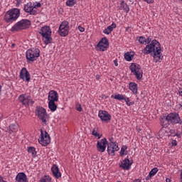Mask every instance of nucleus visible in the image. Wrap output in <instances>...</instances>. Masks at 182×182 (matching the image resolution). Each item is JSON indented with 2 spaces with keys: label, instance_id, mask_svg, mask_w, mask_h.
Instances as JSON below:
<instances>
[{
  "label": "nucleus",
  "instance_id": "obj_29",
  "mask_svg": "<svg viewBox=\"0 0 182 182\" xmlns=\"http://www.w3.org/2000/svg\"><path fill=\"white\" fill-rule=\"evenodd\" d=\"M66 5L67 6H75L76 5V0H68Z\"/></svg>",
  "mask_w": 182,
  "mask_h": 182
},
{
  "label": "nucleus",
  "instance_id": "obj_21",
  "mask_svg": "<svg viewBox=\"0 0 182 182\" xmlns=\"http://www.w3.org/2000/svg\"><path fill=\"white\" fill-rule=\"evenodd\" d=\"M26 180H28V178L25 173H18L16 177L17 182H26Z\"/></svg>",
  "mask_w": 182,
  "mask_h": 182
},
{
  "label": "nucleus",
  "instance_id": "obj_36",
  "mask_svg": "<svg viewBox=\"0 0 182 182\" xmlns=\"http://www.w3.org/2000/svg\"><path fill=\"white\" fill-rule=\"evenodd\" d=\"M9 129L11 132H16L17 127L15 124H11L9 126Z\"/></svg>",
  "mask_w": 182,
  "mask_h": 182
},
{
  "label": "nucleus",
  "instance_id": "obj_48",
  "mask_svg": "<svg viewBox=\"0 0 182 182\" xmlns=\"http://www.w3.org/2000/svg\"><path fill=\"white\" fill-rule=\"evenodd\" d=\"M170 133H171V134H173V133H174V130L171 129V130H170Z\"/></svg>",
  "mask_w": 182,
  "mask_h": 182
},
{
  "label": "nucleus",
  "instance_id": "obj_17",
  "mask_svg": "<svg viewBox=\"0 0 182 182\" xmlns=\"http://www.w3.org/2000/svg\"><path fill=\"white\" fill-rule=\"evenodd\" d=\"M59 100V95L58 92L50 90L48 93V102H58Z\"/></svg>",
  "mask_w": 182,
  "mask_h": 182
},
{
  "label": "nucleus",
  "instance_id": "obj_18",
  "mask_svg": "<svg viewBox=\"0 0 182 182\" xmlns=\"http://www.w3.org/2000/svg\"><path fill=\"white\" fill-rule=\"evenodd\" d=\"M24 11L27 12V14H30V15H35L36 14V11L33 9V6H32V3H28L24 6Z\"/></svg>",
  "mask_w": 182,
  "mask_h": 182
},
{
  "label": "nucleus",
  "instance_id": "obj_13",
  "mask_svg": "<svg viewBox=\"0 0 182 182\" xmlns=\"http://www.w3.org/2000/svg\"><path fill=\"white\" fill-rule=\"evenodd\" d=\"M106 144H107V139H106V138L98 141L97 143V151H100V153H105V151L106 150Z\"/></svg>",
  "mask_w": 182,
  "mask_h": 182
},
{
  "label": "nucleus",
  "instance_id": "obj_30",
  "mask_svg": "<svg viewBox=\"0 0 182 182\" xmlns=\"http://www.w3.org/2000/svg\"><path fill=\"white\" fill-rule=\"evenodd\" d=\"M159 171V168H154L151 169V171L149 172V175L151 176L152 177L154 176H156V173Z\"/></svg>",
  "mask_w": 182,
  "mask_h": 182
},
{
  "label": "nucleus",
  "instance_id": "obj_28",
  "mask_svg": "<svg viewBox=\"0 0 182 182\" xmlns=\"http://www.w3.org/2000/svg\"><path fill=\"white\" fill-rule=\"evenodd\" d=\"M134 55L131 54L130 53H126L124 54V59L125 60H127V62H130V60H133Z\"/></svg>",
  "mask_w": 182,
  "mask_h": 182
},
{
  "label": "nucleus",
  "instance_id": "obj_23",
  "mask_svg": "<svg viewBox=\"0 0 182 182\" xmlns=\"http://www.w3.org/2000/svg\"><path fill=\"white\" fill-rule=\"evenodd\" d=\"M114 28H116V23H113L111 26H109L104 30V33H105V35H109Z\"/></svg>",
  "mask_w": 182,
  "mask_h": 182
},
{
  "label": "nucleus",
  "instance_id": "obj_4",
  "mask_svg": "<svg viewBox=\"0 0 182 182\" xmlns=\"http://www.w3.org/2000/svg\"><path fill=\"white\" fill-rule=\"evenodd\" d=\"M40 35L43 36V41L46 45H49L52 42V31L50 27L46 26L41 28V31L39 32Z\"/></svg>",
  "mask_w": 182,
  "mask_h": 182
},
{
  "label": "nucleus",
  "instance_id": "obj_44",
  "mask_svg": "<svg viewBox=\"0 0 182 182\" xmlns=\"http://www.w3.org/2000/svg\"><path fill=\"white\" fill-rule=\"evenodd\" d=\"M114 63L115 66H118L119 65V64L117 63V60H114Z\"/></svg>",
  "mask_w": 182,
  "mask_h": 182
},
{
  "label": "nucleus",
  "instance_id": "obj_24",
  "mask_svg": "<svg viewBox=\"0 0 182 182\" xmlns=\"http://www.w3.org/2000/svg\"><path fill=\"white\" fill-rule=\"evenodd\" d=\"M129 87L134 95H137V84L136 82H130Z\"/></svg>",
  "mask_w": 182,
  "mask_h": 182
},
{
  "label": "nucleus",
  "instance_id": "obj_33",
  "mask_svg": "<svg viewBox=\"0 0 182 182\" xmlns=\"http://www.w3.org/2000/svg\"><path fill=\"white\" fill-rule=\"evenodd\" d=\"M127 150V146L124 145L122 146L121 151H120V156H123L124 154V151Z\"/></svg>",
  "mask_w": 182,
  "mask_h": 182
},
{
  "label": "nucleus",
  "instance_id": "obj_51",
  "mask_svg": "<svg viewBox=\"0 0 182 182\" xmlns=\"http://www.w3.org/2000/svg\"><path fill=\"white\" fill-rule=\"evenodd\" d=\"M117 182H122V181H118Z\"/></svg>",
  "mask_w": 182,
  "mask_h": 182
},
{
  "label": "nucleus",
  "instance_id": "obj_14",
  "mask_svg": "<svg viewBox=\"0 0 182 182\" xmlns=\"http://www.w3.org/2000/svg\"><path fill=\"white\" fill-rule=\"evenodd\" d=\"M98 116L100 119H101L102 122L107 123V122H110L112 119V116L107 111H99Z\"/></svg>",
  "mask_w": 182,
  "mask_h": 182
},
{
  "label": "nucleus",
  "instance_id": "obj_25",
  "mask_svg": "<svg viewBox=\"0 0 182 182\" xmlns=\"http://www.w3.org/2000/svg\"><path fill=\"white\" fill-rule=\"evenodd\" d=\"M55 101H49L48 107L51 112H55L58 109V105L55 103Z\"/></svg>",
  "mask_w": 182,
  "mask_h": 182
},
{
  "label": "nucleus",
  "instance_id": "obj_19",
  "mask_svg": "<svg viewBox=\"0 0 182 182\" xmlns=\"http://www.w3.org/2000/svg\"><path fill=\"white\" fill-rule=\"evenodd\" d=\"M51 171L53 173V175L55 178H59L62 176V173L59 171V167L57 166V165H53L51 168Z\"/></svg>",
  "mask_w": 182,
  "mask_h": 182
},
{
  "label": "nucleus",
  "instance_id": "obj_46",
  "mask_svg": "<svg viewBox=\"0 0 182 182\" xmlns=\"http://www.w3.org/2000/svg\"><path fill=\"white\" fill-rule=\"evenodd\" d=\"M96 79H97V80H99V79H100V75H96Z\"/></svg>",
  "mask_w": 182,
  "mask_h": 182
},
{
  "label": "nucleus",
  "instance_id": "obj_15",
  "mask_svg": "<svg viewBox=\"0 0 182 182\" xmlns=\"http://www.w3.org/2000/svg\"><path fill=\"white\" fill-rule=\"evenodd\" d=\"M20 79L26 80V82H30L31 80V75H29V72L25 68H23L20 72Z\"/></svg>",
  "mask_w": 182,
  "mask_h": 182
},
{
  "label": "nucleus",
  "instance_id": "obj_1",
  "mask_svg": "<svg viewBox=\"0 0 182 182\" xmlns=\"http://www.w3.org/2000/svg\"><path fill=\"white\" fill-rule=\"evenodd\" d=\"M145 43H147L148 45H146L145 48L142 50V53H144V55L151 53L154 62H161V60H163V56H161V47L160 46V43L156 40L151 41V38L148 37L147 39H146Z\"/></svg>",
  "mask_w": 182,
  "mask_h": 182
},
{
  "label": "nucleus",
  "instance_id": "obj_16",
  "mask_svg": "<svg viewBox=\"0 0 182 182\" xmlns=\"http://www.w3.org/2000/svg\"><path fill=\"white\" fill-rule=\"evenodd\" d=\"M111 97L112 99H115L116 100H124L127 106H132V105H133V102H129L130 100H129V97H126L123 95L118 94L116 95H112Z\"/></svg>",
  "mask_w": 182,
  "mask_h": 182
},
{
  "label": "nucleus",
  "instance_id": "obj_41",
  "mask_svg": "<svg viewBox=\"0 0 182 182\" xmlns=\"http://www.w3.org/2000/svg\"><path fill=\"white\" fill-rule=\"evenodd\" d=\"M172 146H177V141L176 140H173L172 141Z\"/></svg>",
  "mask_w": 182,
  "mask_h": 182
},
{
  "label": "nucleus",
  "instance_id": "obj_27",
  "mask_svg": "<svg viewBox=\"0 0 182 182\" xmlns=\"http://www.w3.org/2000/svg\"><path fill=\"white\" fill-rule=\"evenodd\" d=\"M28 153H30V154H31V156L33 157H36V150L35 149V147L29 146L28 148Z\"/></svg>",
  "mask_w": 182,
  "mask_h": 182
},
{
  "label": "nucleus",
  "instance_id": "obj_35",
  "mask_svg": "<svg viewBox=\"0 0 182 182\" xmlns=\"http://www.w3.org/2000/svg\"><path fill=\"white\" fill-rule=\"evenodd\" d=\"M40 182H50V178L46 176L41 180H40Z\"/></svg>",
  "mask_w": 182,
  "mask_h": 182
},
{
  "label": "nucleus",
  "instance_id": "obj_22",
  "mask_svg": "<svg viewBox=\"0 0 182 182\" xmlns=\"http://www.w3.org/2000/svg\"><path fill=\"white\" fill-rule=\"evenodd\" d=\"M119 9L121 11H124V12H126L127 14V12H129V11H130V9L129 8V6L124 1H122L121 2Z\"/></svg>",
  "mask_w": 182,
  "mask_h": 182
},
{
  "label": "nucleus",
  "instance_id": "obj_42",
  "mask_svg": "<svg viewBox=\"0 0 182 182\" xmlns=\"http://www.w3.org/2000/svg\"><path fill=\"white\" fill-rule=\"evenodd\" d=\"M152 177H153V176H150V173H149V176L146 177V181H149V180H150V178H151Z\"/></svg>",
  "mask_w": 182,
  "mask_h": 182
},
{
  "label": "nucleus",
  "instance_id": "obj_47",
  "mask_svg": "<svg viewBox=\"0 0 182 182\" xmlns=\"http://www.w3.org/2000/svg\"><path fill=\"white\" fill-rule=\"evenodd\" d=\"M17 1V4L19 5V4H21L22 2V0H16Z\"/></svg>",
  "mask_w": 182,
  "mask_h": 182
},
{
  "label": "nucleus",
  "instance_id": "obj_52",
  "mask_svg": "<svg viewBox=\"0 0 182 182\" xmlns=\"http://www.w3.org/2000/svg\"><path fill=\"white\" fill-rule=\"evenodd\" d=\"M139 132H140V129H139Z\"/></svg>",
  "mask_w": 182,
  "mask_h": 182
},
{
  "label": "nucleus",
  "instance_id": "obj_11",
  "mask_svg": "<svg viewBox=\"0 0 182 182\" xmlns=\"http://www.w3.org/2000/svg\"><path fill=\"white\" fill-rule=\"evenodd\" d=\"M18 100L24 105V106H28V105H33L34 102L31 98V96H26V95H21L18 97Z\"/></svg>",
  "mask_w": 182,
  "mask_h": 182
},
{
  "label": "nucleus",
  "instance_id": "obj_50",
  "mask_svg": "<svg viewBox=\"0 0 182 182\" xmlns=\"http://www.w3.org/2000/svg\"><path fill=\"white\" fill-rule=\"evenodd\" d=\"M11 48H15V43H13V44L11 45Z\"/></svg>",
  "mask_w": 182,
  "mask_h": 182
},
{
  "label": "nucleus",
  "instance_id": "obj_37",
  "mask_svg": "<svg viewBox=\"0 0 182 182\" xmlns=\"http://www.w3.org/2000/svg\"><path fill=\"white\" fill-rule=\"evenodd\" d=\"M78 29L80 32H85V28L82 27L81 26H78Z\"/></svg>",
  "mask_w": 182,
  "mask_h": 182
},
{
  "label": "nucleus",
  "instance_id": "obj_45",
  "mask_svg": "<svg viewBox=\"0 0 182 182\" xmlns=\"http://www.w3.org/2000/svg\"><path fill=\"white\" fill-rule=\"evenodd\" d=\"M166 182H171V179H170L168 178H166Z\"/></svg>",
  "mask_w": 182,
  "mask_h": 182
},
{
  "label": "nucleus",
  "instance_id": "obj_43",
  "mask_svg": "<svg viewBox=\"0 0 182 182\" xmlns=\"http://www.w3.org/2000/svg\"><path fill=\"white\" fill-rule=\"evenodd\" d=\"M178 93H179L180 96L182 97V88H180V89H179Z\"/></svg>",
  "mask_w": 182,
  "mask_h": 182
},
{
  "label": "nucleus",
  "instance_id": "obj_49",
  "mask_svg": "<svg viewBox=\"0 0 182 182\" xmlns=\"http://www.w3.org/2000/svg\"><path fill=\"white\" fill-rule=\"evenodd\" d=\"M162 132H164V129H161V130L159 132V134H161Z\"/></svg>",
  "mask_w": 182,
  "mask_h": 182
},
{
  "label": "nucleus",
  "instance_id": "obj_6",
  "mask_svg": "<svg viewBox=\"0 0 182 182\" xmlns=\"http://www.w3.org/2000/svg\"><path fill=\"white\" fill-rule=\"evenodd\" d=\"M31 26V21L28 19H22L17 22L12 28L11 32L19 31L23 29H28Z\"/></svg>",
  "mask_w": 182,
  "mask_h": 182
},
{
  "label": "nucleus",
  "instance_id": "obj_20",
  "mask_svg": "<svg viewBox=\"0 0 182 182\" xmlns=\"http://www.w3.org/2000/svg\"><path fill=\"white\" fill-rule=\"evenodd\" d=\"M131 166L132 163H130V160H129V159H125L122 162H121L120 167L124 170H129Z\"/></svg>",
  "mask_w": 182,
  "mask_h": 182
},
{
  "label": "nucleus",
  "instance_id": "obj_12",
  "mask_svg": "<svg viewBox=\"0 0 182 182\" xmlns=\"http://www.w3.org/2000/svg\"><path fill=\"white\" fill-rule=\"evenodd\" d=\"M97 46L99 48V50H101V52H105V50L109 48V41L106 37H104L98 43Z\"/></svg>",
  "mask_w": 182,
  "mask_h": 182
},
{
  "label": "nucleus",
  "instance_id": "obj_10",
  "mask_svg": "<svg viewBox=\"0 0 182 182\" xmlns=\"http://www.w3.org/2000/svg\"><path fill=\"white\" fill-rule=\"evenodd\" d=\"M41 138L38 139V142L42 146H46L47 144H49L50 143V136L48 134V132L46 131H43L41 129Z\"/></svg>",
  "mask_w": 182,
  "mask_h": 182
},
{
  "label": "nucleus",
  "instance_id": "obj_5",
  "mask_svg": "<svg viewBox=\"0 0 182 182\" xmlns=\"http://www.w3.org/2000/svg\"><path fill=\"white\" fill-rule=\"evenodd\" d=\"M39 56H41V50H39V48H33L28 49L26 53V57L28 63L35 62Z\"/></svg>",
  "mask_w": 182,
  "mask_h": 182
},
{
  "label": "nucleus",
  "instance_id": "obj_38",
  "mask_svg": "<svg viewBox=\"0 0 182 182\" xmlns=\"http://www.w3.org/2000/svg\"><path fill=\"white\" fill-rule=\"evenodd\" d=\"M77 112H80L82 110V106H80V105L77 106Z\"/></svg>",
  "mask_w": 182,
  "mask_h": 182
},
{
  "label": "nucleus",
  "instance_id": "obj_8",
  "mask_svg": "<svg viewBox=\"0 0 182 182\" xmlns=\"http://www.w3.org/2000/svg\"><path fill=\"white\" fill-rule=\"evenodd\" d=\"M129 69L138 80H140L143 77V70L139 64L132 63L129 66Z\"/></svg>",
  "mask_w": 182,
  "mask_h": 182
},
{
  "label": "nucleus",
  "instance_id": "obj_39",
  "mask_svg": "<svg viewBox=\"0 0 182 182\" xmlns=\"http://www.w3.org/2000/svg\"><path fill=\"white\" fill-rule=\"evenodd\" d=\"M146 2H147V4H153V2L154 1V0H144Z\"/></svg>",
  "mask_w": 182,
  "mask_h": 182
},
{
  "label": "nucleus",
  "instance_id": "obj_40",
  "mask_svg": "<svg viewBox=\"0 0 182 182\" xmlns=\"http://www.w3.org/2000/svg\"><path fill=\"white\" fill-rule=\"evenodd\" d=\"M33 8H41V3H37Z\"/></svg>",
  "mask_w": 182,
  "mask_h": 182
},
{
  "label": "nucleus",
  "instance_id": "obj_53",
  "mask_svg": "<svg viewBox=\"0 0 182 182\" xmlns=\"http://www.w3.org/2000/svg\"><path fill=\"white\" fill-rule=\"evenodd\" d=\"M182 1V0H181Z\"/></svg>",
  "mask_w": 182,
  "mask_h": 182
},
{
  "label": "nucleus",
  "instance_id": "obj_7",
  "mask_svg": "<svg viewBox=\"0 0 182 182\" xmlns=\"http://www.w3.org/2000/svg\"><path fill=\"white\" fill-rule=\"evenodd\" d=\"M36 116L41 120L43 124H46L48 120H49V115L46 113V109L42 107H37L36 109Z\"/></svg>",
  "mask_w": 182,
  "mask_h": 182
},
{
  "label": "nucleus",
  "instance_id": "obj_32",
  "mask_svg": "<svg viewBox=\"0 0 182 182\" xmlns=\"http://www.w3.org/2000/svg\"><path fill=\"white\" fill-rule=\"evenodd\" d=\"M137 41L139 42V43H146V38L144 36L138 37L136 38Z\"/></svg>",
  "mask_w": 182,
  "mask_h": 182
},
{
  "label": "nucleus",
  "instance_id": "obj_26",
  "mask_svg": "<svg viewBox=\"0 0 182 182\" xmlns=\"http://www.w3.org/2000/svg\"><path fill=\"white\" fill-rule=\"evenodd\" d=\"M107 151L109 156H114L115 151H114V149L113 148L112 143L107 144Z\"/></svg>",
  "mask_w": 182,
  "mask_h": 182
},
{
  "label": "nucleus",
  "instance_id": "obj_2",
  "mask_svg": "<svg viewBox=\"0 0 182 182\" xmlns=\"http://www.w3.org/2000/svg\"><path fill=\"white\" fill-rule=\"evenodd\" d=\"M161 124L162 126H167V124H182V120L177 113H170L168 115L163 114L161 117Z\"/></svg>",
  "mask_w": 182,
  "mask_h": 182
},
{
  "label": "nucleus",
  "instance_id": "obj_9",
  "mask_svg": "<svg viewBox=\"0 0 182 182\" xmlns=\"http://www.w3.org/2000/svg\"><path fill=\"white\" fill-rule=\"evenodd\" d=\"M58 33L60 36H67L69 33V22L64 21L59 27Z\"/></svg>",
  "mask_w": 182,
  "mask_h": 182
},
{
  "label": "nucleus",
  "instance_id": "obj_34",
  "mask_svg": "<svg viewBox=\"0 0 182 182\" xmlns=\"http://www.w3.org/2000/svg\"><path fill=\"white\" fill-rule=\"evenodd\" d=\"M96 128H95L92 131V135L95 136V137H98V139H100L102 137V135H100V134L97 133V132H96Z\"/></svg>",
  "mask_w": 182,
  "mask_h": 182
},
{
  "label": "nucleus",
  "instance_id": "obj_3",
  "mask_svg": "<svg viewBox=\"0 0 182 182\" xmlns=\"http://www.w3.org/2000/svg\"><path fill=\"white\" fill-rule=\"evenodd\" d=\"M20 14L21 11L19 9H13L12 10L7 11L5 14L4 20L7 23H12V22H15V21L19 18Z\"/></svg>",
  "mask_w": 182,
  "mask_h": 182
},
{
  "label": "nucleus",
  "instance_id": "obj_31",
  "mask_svg": "<svg viewBox=\"0 0 182 182\" xmlns=\"http://www.w3.org/2000/svg\"><path fill=\"white\" fill-rule=\"evenodd\" d=\"M111 144H112V147L114 149V151H119V145H117L116 144V142H113V141H111Z\"/></svg>",
  "mask_w": 182,
  "mask_h": 182
}]
</instances>
